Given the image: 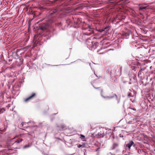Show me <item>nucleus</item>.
I'll use <instances>...</instances> for the list:
<instances>
[{
    "mask_svg": "<svg viewBox=\"0 0 155 155\" xmlns=\"http://www.w3.org/2000/svg\"><path fill=\"white\" fill-rule=\"evenodd\" d=\"M82 28L83 30H87L88 29V31L83 33V34L85 35H94L93 29L91 28V26L88 24H85L84 26H83Z\"/></svg>",
    "mask_w": 155,
    "mask_h": 155,
    "instance_id": "nucleus-1",
    "label": "nucleus"
},
{
    "mask_svg": "<svg viewBox=\"0 0 155 155\" xmlns=\"http://www.w3.org/2000/svg\"><path fill=\"white\" fill-rule=\"evenodd\" d=\"M71 0H54L52 2H51V5H54L55 4L58 3L59 2H62L64 4V5H67L69 4V2Z\"/></svg>",
    "mask_w": 155,
    "mask_h": 155,
    "instance_id": "nucleus-2",
    "label": "nucleus"
},
{
    "mask_svg": "<svg viewBox=\"0 0 155 155\" xmlns=\"http://www.w3.org/2000/svg\"><path fill=\"white\" fill-rule=\"evenodd\" d=\"M24 135V134H21L20 135L16 136L11 141V144L12 145H14L15 143L17 144H18L20 142H21L23 140L22 138H18L16 140H15L16 137H22V136Z\"/></svg>",
    "mask_w": 155,
    "mask_h": 155,
    "instance_id": "nucleus-3",
    "label": "nucleus"
},
{
    "mask_svg": "<svg viewBox=\"0 0 155 155\" xmlns=\"http://www.w3.org/2000/svg\"><path fill=\"white\" fill-rule=\"evenodd\" d=\"M86 44L87 45L88 47L96 48V44H97L96 43L92 41L91 39H88L87 40L86 42Z\"/></svg>",
    "mask_w": 155,
    "mask_h": 155,
    "instance_id": "nucleus-4",
    "label": "nucleus"
},
{
    "mask_svg": "<svg viewBox=\"0 0 155 155\" xmlns=\"http://www.w3.org/2000/svg\"><path fill=\"white\" fill-rule=\"evenodd\" d=\"M135 144L133 141H130L126 145V147L128 148V149L129 150H131V147L132 146L134 147Z\"/></svg>",
    "mask_w": 155,
    "mask_h": 155,
    "instance_id": "nucleus-5",
    "label": "nucleus"
},
{
    "mask_svg": "<svg viewBox=\"0 0 155 155\" xmlns=\"http://www.w3.org/2000/svg\"><path fill=\"white\" fill-rule=\"evenodd\" d=\"M36 96V94L35 93H32L31 95L30 96L26 98L24 101L25 102H27V101L31 100L33 98Z\"/></svg>",
    "mask_w": 155,
    "mask_h": 155,
    "instance_id": "nucleus-6",
    "label": "nucleus"
},
{
    "mask_svg": "<svg viewBox=\"0 0 155 155\" xmlns=\"http://www.w3.org/2000/svg\"><path fill=\"white\" fill-rule=\"evenodd\" d=\"M48 27V25L47 24L44 23L40 25L39 27V29L41 30L42 31H44L47 29Z\"/></svg>",
    "mask_w": 155,
    "mask_h": 155,
    "instance_id": "nucleus-7",
    "label": "nucleus"
},
{
    "mask_svg": "<svg viewBox=\"0 0 155 155\" xmlns=\"http://www.w3.org/2000/svg\"><path fill=\"white\" fill-rule=\"evenodd\" d=\"M119 147V144L117 143L114 142L113 143L111 149V150H114L117 149Z\"/></svg>",
    "mask_w": 155,
    "mask_h": 155,
    "instance_id": "nucleus-8",
    "label": "nucleus"
},
{
    "mask_svg": "<svg viewBox=\"0 0 155 155\" xmlns=\"http://www.w3.org/2000/svg\"><path fill=\"white\" fill-rule=\"evenodd\" d=\"M115 71H117V72H118L119 71V70L117 69V70H114L113 69V70H112L110 72V75L111 77H113V76H115L116 75V74L115 73Z\"/></svg>",
    "mask_w": 155,
    "mask_h": 155,
    "instance_id": "nucleus-9",
    "label": "nucleus"
},
{
    "mask_svg": "<svg viewBox=\"0 0 155 155\" xmlns=\"http://www.w3.org/2000/svg\"><path fill=\"white\" fill-rule=\"evenodd\" d=\"M130 34V33L129 32L125 33L123 34L122 36H123V38H124V37L127 38V37L129 36Z\"/></svg>",
    "mask_w": 155,
    "mask_h": 155,
    "instance_id": "nucleus-10",
    "label": "nucleus"
},
{
    "mask_svg": "<svg viewBox=\"0 0 155 155\" xmlns=\"http://www.w3.org/2000/svg\"><path fill=\"white\" fill-rule=\"evenodd\" d=\"M97 136L100 137H103V135H104V133L100 131V132H99L98 134H97Z\"/></svg>",
    "mask_w": 155,
    "mask_h": 155,
    "instance_id": "nucleus-11",
    "label": "nucleus"
},
{
    "mask_svg": "<svg viewBox=\"0 0 155 155\" xmlns=\"http://www.w3.org/2000/svg\"><path fill=\"white\" fill-rule=\"evenodd\" d=\"M143 74V73L141 71H139L138 74V77L142 78V75Z\"/></svg>",
    "mask_w": 155,
    "mask_h": 155,
    "instance_id": "nucleus-12",
    "label": "nucleus"
},
{
    "mask_svg": "<svg viewBox=\"0 0 155 155\" xmlns=\"http://www.w3.org/2000/svg\"><path fill=\"white\" fill-rule=\"evenodd\" d=\"M85 146V143H83V144L82 145H81V144H79L78 146V148H80L81 147H84Z\"/></svg>",
    "mask_w": 155,
    "mask_h": 155,
    "instance_id": "nucleus-13",
    "label": "nucleus"
},
{
    "mask_svg": "<svg viewBox=\"0 0 155 155\" xmlns=\"http://www.w3.org/2000/svg\"><path fill=\"white\" fill-rule=\"evenodd\" d=\"M146 8V7H144V6H140L139 7V10H142L145 9Z\"/></svg>",
    "mask_w": 155,
    "mask_h": 155,
    "instance_id": "nucleus-14",
    "label": "nucleus"
},
{
    "mask_svg": "<svg viewBox=\"0 0 155 155\" xmlns=\"http://www.w3.org/2000/svg\"><path fill=\"white\" fill-rule=\"evenodd\" d=\"M114 96L117 97V96L115 94H113V95L111 96H107L106 97L108 98H111L112 97H114Z\"/></svg>",
    "mask_w": 155,
    "mask_h": 155,
    "instance_id": "nucleus-15",
    "label": "nucleus"
},
{
    "mask_svg": "<svg viewBox=\"0 0 155 155\" xmlns=\"http://www.w3.org/2000/svg\"><path fill=\"white\" fill-rule=\"evenodd\" d=\"M5 110L3 108H0V114L2 113Z\"/></svg>",
    "mask_w": 155,
    "mask_h": 155,
    "instance_id": "nucleus-16",
    "label": "nucleus"
},
{
    "mask_svg": "<svg viewBox=\"0 0 155 155\" xmlns=\"http://www.w3.org/2000/svg\"><path fill=\"white\" fill-rule=\"evenodd\" d=\"M80 138H81V139H85V137L84 135L82 134H80Z\"/></svg>",
    "mask_w": 155,
    "mask_h": 155,
    "instance_id": "nucleus-17",
    "label": "nucleus"
},
{
    "mask_svg": "<svg viewBox=\"0 0 155 155\" xmlns=\"http://www.w3.org/2000/svg\"><path fill=\"white\" fill-rule=\"evenodd\" d=\"M30 146L29 145V144L26 145H25V146L23 147V148H24V149H25V148H26L29 147Z\"/></svg>",
    "mask_w": 155,
    "mask_h": 155,
    "instance_id": "nucleus-18",
    "label": "nucleus"
},
{
    "mask_svg": "<svg viewBox=\"0 0 155 155\" xmlns=\"http://www.w3.org/2000/svg\"><path fill=\"white\" fill-rule=\"evenodd\" d=\"M57 11L56 9H54L53 11L52 12H50V14L51 15L52 14L55 13L57 12Z\"/></svg>",
    "mask_w": 155,
    "mask_h": 155,
    "instance_id": "nucleus-19",
    "label": "nucleus"
},
{
    "mask_svg": "<svg viewBox=\"0 0 155 155\" xmlns=\"http://www.w3.org/2000/svg\"><path fill=\"white\" fill-rule=\"evenodd\" d=\"M61 128L63 130H64L66 129V127L65 126L63 125H62L61 126Z\"/></svg>",
    "mask_w": 155,
    "mask_h": 155,
    "instance_id": "nucleus-20",
    "label": "nucleus"
},
{
    "mask_svg": "<svg viewBox=\"0 0 155 155\" xmlns=\"http://www.w3.org/2000/svg\"><path fill=\"white\" fill-rule=\"evenodd\" d=\"M96 89H99L100 91H101V93H102L103 91V89H102V88L101 87H97V88H96V87H95Z\"/></svg>",
    "mask_w": 155,
    "mask_h": 155,
    "instance_id": "nucleus-21",
    "label": "nucleus"
},
{
    "mask_svg": "<svg viewBox=\"0 0 155 155\" xmlns=\"http://www.w3.org/2000/svg\"><path fill=\"white\" fill-rule=\"evenodd\" d=\"M155 79V77H154V76L153 75V76H152V78H151L150 79V81H153V79Z\"/></svg>",
    "mask_w": 155,
    "mask_h": 155,
    "instance_id": "nucleus-22",
    "label": "nucleus"
},
{
    "mask_svg": "<svg viewBox=\"0 0 155 155\" xmlns=\"http://www.w3.org/2000/svg\"><path fill=\"white\" fill-rule=\"evenodd\" d=\"M155 85V81L154 82L153 81L152 82V85L153 86H154Z\"/></svg>",
    "mask_w": 155,
    "mask_h": 155,
    "instance_id": "nucleus-23",
    "label": "nucleus"
},
{
    "mask_svg": "<svg viewBox=\"0 0 155 155\" xmlns=\"http://www.w3.org/2000/svg\"><path fill=\"white\" fill-rule=\"evenodd\" d=\"M144 70H145L144 68H141L140 70V71H144Z\"/></svg>",
    "mask_w": 155,
    "mask_h": 155,
    "instance_id": "nucleus-24",
    "label": "nucleus"
},
{
    "mask_svg": "<svg viewBox=\"0 0 155 155\" xmlns=\"http://www.w3.org/2000/svg\"><path fill=\"white\" fill-rule=\"evenodd\" d=\"M128 96L129 97H132V96H131V93H129V94H128Z\"/></svg>",
    "mask_w": 155,
    "mask_h": 155,
    "instance_id": "nucleus-25",
    "label": "nucleus"
},
{
    "mask_svg": "<svg viewBox=\"0 0 155 155\" xmlns=\"http://www.w3.org/2000/svg\"><path fill=\"white\" fill-rule=\"evenodd\" d=\"M141 150H138V153H140V152H141Z\"/></svg>",
    "mask_w": 155,
    "mask_h": 155,
    "instance_id": "nucleus-26",
    "label": "nucleus"
},
{
    "mask_svg": "<svg viewBox=\"0 0 155 155\" xmlns=\"http://www.w3.org/2000/svg\"><path fill=\"white\" fill-rule=\"evenodd\" d=\"M131 109H133V110H136V109H135V108H131Z\"/></svg>",
    "mask_w": 155,
    "mask_h": 155,
    "instance_id": "nucleus-27",
    "label": "nucleus"
},
{
    "mask_svg": "<svg viewBox=\"0 0 155 155\" xmlns=\"http://www.w3.org/2000/svg\"><path fill=\"white\" fill-rule=\"evenodd\" d=\"M27 134H30L28 132V133H27Z\"/></svg>",
    "mask_w": 155,
    "mask_h": 155,
    "instance_id": "nucleus-28",
    "label": "nucleus"
},
{
    "mask_svg": "<svg viewBox=\"0 0 155 155\" xmlns=\"http://www.w3.org/2000/svg\"><path fill=\"white\" fill-rule=\"evenodd\" d=\"M114 21H116L115 20V19H114Z\"/></svg>",
    "mask_w": 155,
    "mask_h": 155,
    "instance_id": "nucleus-29",
    "label": "nucleus"
},
{
    "mask_svg": "<svg viewBox=\"0 0 155 155\" xmlns=\"http://www.w3.org/2000/svg\"><path fill=\"white\" fill-rule=\"evenodd\" d=\"M76 24H78V23L77 22H76Z\"/></svg>",
    "mask_w": 155,
    "mask_h": 155,
    "instance_id": "nucleus-30",
    "label": "nucleus"
},
{
    "mask_svg": "<svg viewBox=\"0 0 155 155\" xmlns=\"http://www.w3.org/2000/svg\"><path fill=\"white\" fill-rule=\"evenodd\" d=\"M106 28H105V29H106Z\"/></svg>",
    "mask_w": 155,
    "mask_h": 155,
    "instance_id": "nucleus-31",
    "label": "nucleus"
},
{
    "mask_svg": "<svg viewBox=\"0 0 155 155\" xmlns=\"http://www.w3.org/2000/svg\"><path fill=\"white\" fill-rule=\"evenodd\" d=\"M131 101L132 102H134V101Z\"/></svg>",
    "mask_w": 155,
    "mask_h": 155,
    "instance_id": "nucleus-32",
    "label": "nucleus"
},
{
    "mask_svg": "<svg viewBox=\"0 0 155 155\" xmlns=\"http://www.w3.org/2000/svg\"><path fill=\"white\" fill-rule=\"evenodd\" d=\"M150 75H149V76H148V77H150Z\"/></svg>",
    "mask_w": 155,
    "mask_h": 155,
    "instance_id": "nucleus-33",
    "label": "nucleus"
}]
</instances>
